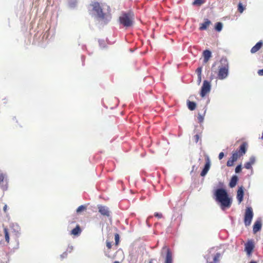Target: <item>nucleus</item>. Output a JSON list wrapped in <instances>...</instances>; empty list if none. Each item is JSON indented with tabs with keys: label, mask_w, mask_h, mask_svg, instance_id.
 Segmentation results:
<instances>
[{
	"label": "nucleus",
	"mask_w": 263,
	"mask_h": 263,
	"mask_svg": "<svg viewBox=\"0 0 263 263\" xmlns=\"http://www.w3.org/2000/svg\"><path fill=\"white\" fill-rule=\"evenodd\" d=\"M90 6L92 7V11L95 12L98 18L102 21L104 24H107L111 20V16L109 12H103L102 8L99 3L92 2Z\"/></svg>",
	"instance_id": "nucleus-1"
},
{
	"label": "nucleus",
	"mask_w": 263,
	"mask_h": 263,
	"mask_svg": "<svg viewBox=\"0 0 263 263\" xmlns=\"http://www.w3.org/2000/svg\"><path fill=\"white\" fill-rule=\"evenodd\" d=\"M215 195L216 200L221 203V206L222 209H224V208L230 207L231 205V199L224 189H217L215 192Z\"/></svg>",
	"instance_id": "nucleus-2"
},
{
	"label": "nucleus",
	"mask_w": 263,
	"mask_h": 263,
	"mask_svg": "<svg viewBox=\"0 0 263 263\" xmlns=\"http://www.w3.org/2000/svg\"><path fill=\"white\" fill-rule=\"evenodd\" d=\"M220 62L222 65L219 66L217 77L219 79L223 80L228 76L229 66L228 62L226 59H221Z\"/></svg>",
	"instance_id": "nucleus-3"
},
{
	"label": "nucleus",
	"mask_w": 263,
	"mask_h": 263,
	"mask_svg": "<svg viewBox=\"0 0 263 263\" xmlns=\"http://www.w3.org/2000/svg\"><path fill=\"white\" fill-rule=\"evenodd\" d=\"M134 14L131 12L124 13L119 17L120 23L124 26L128 27L133 25Z\"/></svg>",
	"instance_id": "nucleus-4"
},
{
	"label": "nucleus",
	"mask_w": 263,
	"mask_h": 263,
	"mask_svg": "<svg viewBox=\"0 0 263 263\" xmlns=\"http://www.w3.org/2000/svg\"><path fill=\"white\" fill-rule=\"evenodd\" d=\"M247 145H248L246 142H243L240 145L239 150L233 152L232 155L231 156L233 157V159H234L236 160V161H237L238 158L245 155L247 151Z\"/></svg>",
	"instance_id": "nucleus-5"
},
{
	"label": "nucleus",
	"mask_w": 263,
	"mask_h": 263,
	"mask_svg": "<svg viewBox=\"0 0 263 263\" xmlns=\"http://www.w3.org/2000/svg\"><path fill=\"white\" fill-rule=\"evenodd\" d=\"M253 209L251 207H247L244 215V223L246 227L249 226L253 217Z\"/></svg>",
	"instance_id": "nucleus-6"
},
{
	"label": "nucleus",
	"mask_w": 263,
	"mask_h": 263,
	"mask_svg": "<svg viewBox=\"0 0 263 263\" xmlns=\"http://www.w3.org/2000/svg\"><path fill=\"white\" fill-rule=\"evenodd\" d=\"M211 90V84L209 82L204 80L201 87L200 96L201 97H204L207 93H208Z\"/></svg>",
	"instance_id": "nucleus-7"
},
{
	"label": "nucleus",
	"mask_w": 263,
	"mask_h": 263,
	"mask_svg": "<svg viewBox=\"0 0 263 263\" xmlns=\"http://www.w3.org/2000/svg\"><path fill=\"white\" fill-rule=\"evenodd\" d=\"M98 209L101 215L106 217L110 216L111 212L107 206L100 204L98 205Z\"/></svg>",
	"instance_id": "nucleus-8"
},
{
	"label": "nucleus",
	"mask_w": 263,
	"mask_h": 263,
	"mask_svg": "<svg viewBox=\"0 0 263 263\" xmlns=\"http://www.w3.org/2000/svg\"><path fill=\"white\" fill-rule=\"evenodd\" d=\"M163 249L166 250V252L164 263H173V254L171 250L167 247H164Z\"/></svg>",
	"instance_id": "nucleus-9"
},
{
	"label": "nucleus",
	"mask_w": 263,
	"mask_h": 263,
	"mask_svg": "<svg viewBox=\"0 0 263 263\" xmlns=\"http://www.w3.org/2000/svg\"><path fill=\"white\" fill-rule=\"evenodd\" d=\"M210 166H211L210 160L209 158L208 157H207L206 158V162H205L204 167L200 173L201 176L204 177L206 175V174L208 173V171L210 170Z\"/></svg>",
	"instance_id": "nucleus-10"
},
{
	"label": "nucleus",
	"mask_w": 263,
	"mask_h": 263,
	"mask_svg": "<svg viewBox=\"0 0 263 263\" xmlns=\"http://www.w3.org/2000/svg\"><path fill=\"white\" fill-rule=\"evenodd\" d=\"M254 248V245L252 241H249L245 244V251L248 256H250Z\"/></svg>",
	"instance_id": "nucleus-11"
},
{
	"label": "nucleus",
	"mask_w": 263,
	"mask_h": 263,
	"mask_svg": "<svg viewBox=\"0 0 263 263\" xmlns=\"http://www.w3.org/2000/svg\"><path fill=\"white\" fill-rule=\"evenodd\" d=\"M262 227V220L260 218H258L255 222L253 227V231L254 234L261 230Z\"/></svg>",
	"instance_id": "nucleus-12"
},
{
	"label": "nucleus",
	"mask_w": 263,
	"mask_h": 263,
	"mask_svg": "<svg viewBox=\"0 0 263 263\" xmlns=\"http://www.w3.org/2000/svg\"><path fill=\"white\" fill-rule=\"evenodd\" d=\"M243 187L242 186H240L239 187L237 192V199L239 203H240L243 200Z\"/></svg>",
	"instance_id": "nucleus-13"
},
{
	"label": "nucleus",
	"mask_w": 263,
	"mask_h": 263,
	"mask_svg": "<svg viewBox=\"0 0 263 263\" xmlns=\"http://www.w3.org/2000/svg\"><path fill=\"white\" fill-rule=\"evenodd\" d=\"M211 52L209 50H205L203 52V62L206 63L211 57Z\"/></svg>",
	"instance_id": "nucleus-14"
},
{
	"label": "nucleus",
	"mask_w": 263,
	"mask_h": 263,
	"mask_svg": "<svg viewBox=\"0 0 263 263\" xmlns=\"http://www.w3.org/2000/svg\"><path fill=\"white\" fill-rule=\"evenodd\" d=\"M263 42L262 41H260L257 44L253 46L251 49V52L252 53H254L258 51L262 46Z\"/></svg>",
	"instance_id": "nucleus-15"
},
{
	"label": "nucleus",
	"mask_w": 263,
	"mask_h": 263,
	"mask_svg": "<svg viewBox=\"0 0 263 263\" xmlns=\"http://www.w3.org/2000/svg\"><path fill=\"white\" fill-rule=\"evenodd\" d=\"M82 232V230L80 228V226L79 224H77L73 229H72L70 232V234L73 236H79Z\"/></svg>",
	"instance_id": "nucleus-16"
},
{
	"label": "nucleus",
	"mask_w": 263,
	"mask_h": 263,
	"mask_svg": "<svg viewBox=\"0 0 263 263\" xmlns=\"http://www.w3.org/2000/svg\"><path fill=\"white\" fill-rule=\"evenodd\" d=\"M255 162V158L254 157H251L248 162L245 164V167L247 169H251L252 165L254 164Z\"/></svg>",
	"instance_id": "nucleus-17"
},
{
	"label": "nucleus",
	"mask_w": 263,
	"mask_h": 263,
	"mask_svg": "<svg viewBox=\"0 0 263 263\" xmlns=\"http://www.w3.org/2000/svg\"><path fill=\"white\" fill-rule=\"evenodd\" d=\"M211 24V21L206 19L204 23L200 24L199 29L200 30H206Z\"/></svg>",
	"instance_id": "nucleus-18"
},
{
	"label": "nucleus",
	"mask_w": 263,
	"mask_h": 263,
	"mask_svg": "<svg viewBox=\"0 0 263 263\" xmlns=\"http://www.w3.org/2000/svg\"><path fill=\"white\" fill-rule=\"evenodd\" d=\"M237 181H238L237 176L236 175L233 176L231 178V179L230 183H229L230 187L232 188V187H234V186H235L237 184Z\"/></svg>",
	"instance_id": "nucleus-19"
},
{
	"label": "nucleus",
	"mask_w": 263,
	"mask_h": 263,
	"mask_svg": "<svg viewBox=\"0 0 263 263\" xmlns=\"http://www.w3.org/2000/svg\"><path fill=\"white\" fill-rule=\"evenodd\" d=\"M187 105L188 108L190 110H194L195 109L196 107V104L194 102L190 101V100H187Z\"/></svg>",
	"instance_id": "nucleus-20"
},
{
	"label": "nucleus",
	"mask_w": 263,
	"mask_h": 263,
	"mask_svg": "<svg viewBox=\"0 0 263 263\" xmlns=\"http://www.w3.org/2000/svg\"><path fill=\"white\" fill-rule=\"evenodd\" d=\"M205 112H206V110L205 109L203 111V112L202 114H201L200 113L198 114V121H199V122L201 123V122H203V121L204 120V117Z\"/></svg>",
	"instance_id": "nucleus-21"
},
{
	"label": "nucleus",
	"mask_w": 263,
	"mask_h": 263,
	"mask_svg": "<svg viewBox=\"0 0 263 263\" xmlns=\"http://www.w3.org/2000/svg\"><path fill=\"white\" fill-rule=\"evenodd\" d=\"M236 161V160L233 159L232 157H231L227 162V165L228 166H232L234 165V162Z\"/></svg>",
	"instance_id": "nucleus-22"
},
{
	"label": "nucleus",
	"mask_w": 263,
	"mask_h": 263,
	"mask_svg": "<svg viewBox=\"0 0 263 263\" xmlns=\"http://www.w3.org/2000/svg\"><path fill=\"white\" fill-rule=\"evenodd\" d=\"M4 230L5 240L7 243H9L10 238H9V235L8 230L6 228H5Z\"/></svg>",
	"instance_id": "nucleus-23"
},
{
	"label": "nucleus",
	"mask_w": 263,
	"mask_h": 263,
	"mask_svg": "<svg viewBox=\"0 0 263 263\" xmlns=\"http://www.w3.org/2000/svg\"><path fill=\"white\" fill-rule=\"evenodd\" d=\"M222 24L220 22H218L216 23V26H215V29L219 32L221 30H222Z\"/></svg>",
	"instance_id": "nucleus-24"
},
{
	"label": "nucleus",
	"mask_w": 263,
	"mask_h": 263,
	"mask_svg": "<svg viewBox=\"0 0 263 263\" xmlns=\"http://www.w3.org/2000/svg\"><path fill=\"white\" fill-rule=\"evenodd\" d=\"M86 210V206L84 205H82L79 206L77 209V213H80L82 211H85Z\"/></svg>",
	"instance_id": "nucleus-25"
},
{
	"label": "nucleus",
	"mask_w": 263,
	"mask_h": 263,
	"mask_svg": "<svg viewBox=\"0 0 263 263\" xmlns=\"http://www.w3.org/2000/svg\"><path fill=\"white\" fill-rule=\"evenodd\" d=\"M221 256V254L219 253H216V254L214 256L213 258V261L215 263H217Z\"/></svg>",
	"instance_id": "nucleus-26"
},
{
	"label": "nucleus",
	"mask_w": 263,
	"mask_h": 263,
	"mask_svg": "<svg viewBox=\"0 0 263 263\" xmlns=\"http://www.w3.org/2000/svg\"><path fill=\"white\" fill-rule=\"evenodd\" d=\"M203 0H194V1L193 3V4L194 5H198L200 6L204 3Z\"/></svg>",
	"instance_id": "nucleus-27"
},
{
	"label": "nucleus",
	"mask_w": 263,
	"mask_h": 263,
	"mask_svg": "<svg viewBox=\"0 0 263 263\" xmlns=\"http://www.w3.org/2000/svg\"><path fill=\"white\" fill-rule=\"evenodd\" d=\"M245 9V8L243 7L242 4L241 3H239L238 5V11L241 13L243 12V10Z\"/></svg>",
	"instance_id": "nucleus-28"
},
{
	"label": "nucleus",
	"mask_w": 263,
	"mask_h": 263,
	"mask_svg": "<svg viewBox=\"0 0 263 263\" xmlns=\"http://www.w3.org/2000/svg\"><path fill=\"white\" fill-rule=\"evenodd\" d=\"M115 244L116 246H118L119 243L120 236L117 233L115 235Z\"/></svg>",
	"instance_id": "nucleus-29"
},
{
	"label": "nucleus",
	"mask_w": 263,
	"mask_h": 263,
	"mask_svg": "<svg viewBox=\"0 0 263 263\" xmlns=\"http://www.w3.org/2000/svg\"><path fill=\"white\" fill-rule=\"evenodd\" d=\"M196 72L197 74V76H201V72H202V68L201 67H198L196 70Z\"/></svg>",
	"instance_id": "nucleus-30"
},
{
	"label": "nucleus",
	"mask_w": 263,
	"mask_h": 263,
	"mask_svg": "<svg viewBox=\"0 0 263 263\" xmlns=\"http://www.w3.org/2000/svg\"><path fill=\"white\" fill-rule=\"evenodd\" d=\"M241 171V165L240 164L237 165L235 168V172L238 173Z\"/></svg>",
	"instance_id": "nucleus-31"
},
{
	"label": "nucleus",
	"mask_w": 263,
	"mask_h": 263,
	"mask_svg": "<svg viewBox=\"0 0 263 263\" xmlns=\"http://www.w3.org/2000/svg\"><path fill=\"white\" fill-rule=\"evenodd\" d=\"M4 175L2 173L0 172V184L4 181Z\"/></svg>",
	"instance_id": "nucleus-32"
},
{
	"label": "nucleus",
	"mask_w": 263,
	"mask_h": 263,
	"mask_svg": "<svg viewBox=\"0 0 263 263\" xmlns=\"http://www.w3.org/2000/svg\"><path fill=\"white\" fill-rule=\"evenodd\" d=\"M154 216L157 218H158L159 219H160L162 217V215L161 213H155L154 214Z\"/></svg>",
	"instance_id": "nucleus-33"
},
{
	"label": "nucleus",
	"mask_w": 263,
	"mask_h": 263,
	"mask_svg": "<svg viewBox=\"0 0 263 263\" xmlns=\"http://www.w3.org/2000/svg\"><path fill=\"white\" fill-rule=\"evenodd\" d=\"M194 139L195 140V142L197 143L199 139V136L198 135H196L194 136Z\"/></svg>",
	"instance_id": "nucleus-34"
},
{
	"label": "nucleus",
	"mask_w": 263,
	"mask_h": 263,
	"mask_svg": "<svg viewBox=\"0 0 263 263\" xmlns=\"http://www.w3.org/2000/svg\"><path fill=\"white\" fill-rule=\"evenodd\" d=\"M111 246H112L111 243L109 241H106V247H107V248L108 249H111Z\"/></svg>",
	"instance_id": "nucleus-35"
},
{
	"label": "nucleus",
	"mask_w": 263,
	"mask_h": 263,
	"mask_svg": "<svg viewBox=\"0 0 263 263\" xmlns=\"http://www.w3.org/2000/svg\"><path fill=\"white\" fill-rule=\"evenodd\" d=\"M224 157V153L223 152H220L219 154L218 158L220 160L222 159Z\"/></svg>",
	"instance_id": "nucleus-36"
},
{
	"label": "nucleus",
	"mask_w": 263,
	"mask_h": 263,
	"mask_svg": "<svg viewBox=\"0 0 263 263\" xmlns=\"http://www.w3.org/2000/svg\"><path fill=\"white\" fill-rule=\"evenodd\" d=\"M258 74L259 76H263V69L259 70L258 71Z\"/></svg>",
	"instance_id": "nucleus-37"
},
{
	"label": "nucleus",
	"mask_w": 263,
	"mask_h": 263,
	"mask_svg": "<svg viewBox=\"0 0 263 263\" xmlns=\"http://www.w3.org/2000/svg\"><path fill=\"white\" fill-rule=\"evenodd\" d=\"M201 81V76H198V83L200 84Z\"/></svg>",
	"instance_id": "nucleus-38"
},
{
	"label": "nucleus",
	"mask_w": 263,
	"mask_h": 263,
	"mask_svg": "<svg viewBox=\"0 0 263 263\" xmlns=\"http://www.w3.org/2000/svg\"><path fill=\"white\" fill-rule=\"evenodd\" d=\"M7 205H5L4 206V211L6 212V211H7Z\"/></svg>",
	"instance_id": "nucleus-39"
},
{
	"label": "nucleus",
	"mask_w": 263,
	"mask_h": 263,
	"mask_svg": "<svg viewBox=\"0 0 263 263\" xmlns=\"http://www.w3.org/2000/svg\"><path fill=\"white\" fill-rule=\"evenodd\" d=\"M148 263H153V259H151L149 260Z\"/></svg>",
	"instance_id": "nucleus-40"
},
{
	"label": "nucleus",
	"mask_w": 263,
	"mask_h": 263,
	"mask_svg": "<svg viewBox=\"0 0 263 263\" xmlns=\"http://www.w3.org/2000/svg\"><path fill=\"white\" fill-rule=\"evenodd\" d=\"M64 255H66V253H63V255H62V256L64 257Z\"/></svg>",
	"instance_id": "nucleus-41"
},
{
	"label": "nucleus",
	"mask_w": 263,
	"mask_h": 263,
	"mask_svg": "<svg viewBox=\"0 0 263 263\" xmlns=\"http://www.w3.org/2000/svg\"><path fill=\"white\" fill-rule=\"evenodd\" d=\"M113 263H120L118 261H115Z\"/></svg>",
	"instance_id": "nucleus-42"
},
{
	"label": "nucleus",
	"mask_w": 263,
	"mask_h": 263,
	"mask_svg": "<svg viewBox=\"0 0 263 263\" xmlns=\"http://www.w3.org/2000/svg\"><path fill=\"white\" fill-rule=\"evenodd\" d=\"M250 263H257V262H255V261H251Z\"/></svg>",
	"instance_id": "nucleus-43"
},
{
	"label": "nucleus",
	"mask_w": 263,
	"mask_h": 263,
	"mask_svg": "<svg viewBox=\"0 0 263 263\" xmlns=\"http://www.w3.org/2000/svg\"><path fill=\"white\" fill-rule=\"evenodd\" d=\"M261 139H263V133H262V134Z\"/></svg>",
	"instance_id": "nucleus-44"
}]
</instances>
